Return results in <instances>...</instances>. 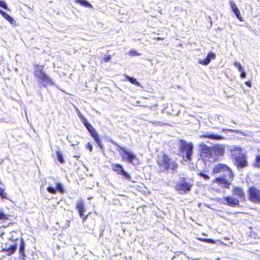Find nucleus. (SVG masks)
I'll list each match as a JSON object with an SVG mask.
<instances>
[{"label": "nucleus", "mask_w": 260, "mask_h": 260, "mask_svg": "<svg viewBox=\"0 0 260 260\" xmlns=\"http://www.w3.org/2000/svg\"><path fill=\"white\" fill-rule=\"evenodd\" d=\"M42 83H43L42 85L43 86L45 87L46 86V84L44 83V82H42Z\"/></svg>", "instance_id": "obj_50"}, {"label": "nucleus", "mask_w": 260, "mask_h": 260, "mask_svg": "<svg viewBox=\"0 0 260 260\" xmlns=\"http://www.w3.org/2000/svg\"><path fill=\"white\" fill-rule=\"evenodd\" d=\"M34 70L35 76L42 81H51L49 77L45 73L43 66L36 65Z\"/></svg>", "instance_id": "obj_6"}, {"label": "nucleus", "mask_w": 260, "mask_h": 260, "mask_svg": "<svg viewBox=\"0 0 260 260\" xmlns=\"http://www.w3.org/2000/svg\"><path fill=\"white\" fill-rule=\"evenodd\" d=\"M111 56L109 54L105 55L103 57L104 60L106 62L109 61L111 60Z\"/></svg>", "instance_id": "obj_35"}, {"label": "nucleus", "mask_w": 260, "mask_h": 260, "mask_svg": "<svg viewBox=\"0 0 260 260\" xmlns=\"http://www.w3.org/2000/svg\"><path fill=\"white\" fill-rule=\"evenodd\" d=\"M218 119L219 120H221V118H220L219 117H218Z\"/></svg>", "instance_id": "obj_52"}, {"label": "nucleus", "mask_w": 260, "mask_h": 260, "mask_svg": "<svg viewBox=\"0 0 260 260\" xmlns=\"http://www.w3.org/2000/svg\"><path fill=\"white\" fill-rule=\"evenodd\" d=\"M134 84L137 86H140V82H132Z\"/></svg>", "instance_id": "obj_45"}, {"label": "nucleus", "mask_w": 260, "mask_h": 260, "mask_svg": "<svg viewBox=\"0 0 260 260\" xmlns=\"http://www.w3.org/2000/svg\"><path fill=\"white\" fill-rule=\"evenodd\" d=\"M56 155L58 160L61 164L64 162V159L61 153L59 151H56Z\"/></svg>", "instance_id": "obj_28"}, {"label": "nucleus", "mask_w": 260, "mask_h": 260, "mask_svg": "<svg viewBox=\"0 0 260 260\" xmlns=\"http://www.w3.org/2000/svg\"><path fill=\"white\" fill-rule=\"evenodd\" d=\"M214 182L220 184L222 187L225 188H229L231 184L229 181L222 177L216 178Z\"/></svg>", "instance_id": "obj_20"}, {"label": "nucleus", "mask_w": 260, "mask_h": 260, "mask_svg": "<svg viewBox=\"0 0 260 260\" xmlns=\"http://www.w3.org/2000/svg\"><path fill=\"white\" fill-rule=\"evenodd\" d=\"M256 165L255 166L257 167L260 168V155H257L255 158Z\"/></svg>", "instance_id": "obj_34"}, {"label": "nucleus", "mask_w": 260, "mask_h": 260, "mask_svg": "<svg viewBox=\"0 0 260 260\" xmlns=\"http://www.w3.org/2000/svg\"><path fill=\"white\" fill-rule=\"evenodd\" d=\"M201 153L205 157L213 158L212 148L208 147L205 144H202L200 146Z\"/></svg>", "instance_id": "obj_14"}, {"label": "nucleus", "mask_w": 260, "mask_h": 260, "mask_svg": "<svg viewBox=\"0 0 260 260\" xmlns=\"http://www.w3.org/2000/svg\"><path fill=\"white\" fill-rule=\"evenodd\" d=\"M215 57V54L211 52L208 54L206 58L204 59H199L198 62L203 65L207 66L210 62L211 59H214Z\"/></svg>", "instance_id": "obj_17"}, {"label": "nucleus", "mask_w": 260, "mask_h": 260, "mask_svg": "<svg viewBox=\"0 0 260 260\" xmlns=\"http://www.w3.org/2000/svg\"><path fill=\"white\" fill-rule=\"evenodd\" d=\"M221 172H225L224 175H227L230 177H233L232 172L230 168L223 164H219L216 166L213 169V173L214 174L220 173Z\"/></svg>", "instance_id": "obj_8"}, {"label": "nucleus", "mask_w": 260, "mask_h": 260, "mask_svg": "<svg viewBox=\"0 0 260 260\" xmlns=\"http://www.w3.org/2000/svg\"><path fill=\"white\" fill-rule=\"evenodd\" d=\"M49 180H52L55 183V187L53 186V184L49 181L48 182L49 186L47 188V190L50 193L54 194L56 192H58L60 193H63L64 192V187L62 183L55 181V179L54 177L48 178Z\"/></svg>", "instance_id": "obj_5"}, {"label": "nucleus", "mask_w": 260, "mask_h": 260, "mask_svg": "<svg viewBox=\"0 0 260 260\" xmlns=\"http://www.w3.org/2000/svg\"><path fill=\"white\" fill-rule=\"evenodd\" d=\"M76 207L78 211L80 217L83 219V221L85 220L88 217V215L84 214L86 212V208L82 200H80L77 202Z\"/></svg>", "instance_id": "obj_10"}, {"label": "nucleus", "mask_w": 260, "mask_h": 260, "mask_svg": "<svg viewBox=\"0 0 260 260\" xmlns=\"http://www.w3.org/2000/svg\"><path fill=\"white\" fill-rule=\"evenodd\" d=\"M81 119L84 126L89 123L84 117H82Z\"/></svg>", "instance_id": "obj_40"}, {"label": "nucleus", "mask_w": 260, "mask_h": 260, "mask_svg": "<svg viewBox=\"0 0 260 260\" xmlns=\"http://www.w3.org/2000/svg\"><path fill=\"white\" fill-rule=\"evenodd\" d=\"M91 136L94 139V141H95L97 145L100 147V148L102 150L104 151V146L102 143L101 140L100 138V137L99 136L98 133L96 131L95 129H93L92 132L90 133Z\"/></svg>", "instance_id": "obj_16"}, {"label": "nucleus", "mask_w": 260, "mask_h": 260, "mask_svg": "<svg viewBox=\"0 0 260 260\" xmlns=\"http://www.w3.org/2000/svg\"><path fill=\"white\" fill-rule=\"evenodd\" d=\"M86 148L88 149L90 152L92 151V146L90 143H88L86 145Z\"/></svg>", "instance_id": "obj_38"}, {"label": "nucleus", "mask_w": 260, "mask_h": 260, "mask_svg": "<svg viewBox=\"0 0 260 260\" xmlns=\"http://www.w3.org/2000/svg\"><path fill=\"white\" fill-rule=\"evenodd\" d=\"M17 247L16 245H11L8 248L3 249V251L6 252L8 255H11L15 252L17 249Z\"/></svg>", "instance_id": "obj_22"}, {"label": "nucleus", "mask_w": 260, "mask_h": 260, "mask_svg": "<svg viewBox=\"0 0 260 260\" xmlns=\"http://www.w3.org/2000/svg\"><path fill=\"white\" fill-rule=\"evenodd\" d=\"M0 184L1 182H0ZM0 197L2 199L9 200L7 193L5 192V189L0 187Z\"/></svg>", "instance_id": "obj_26"}, {"label": "nucleus", "mask_w": 260, "mask_h": 260, "mask_svg": "<svg viewBox=\"0 0 260 260\" xmlns=\"http://www.w3.org/2000/svg\"><path fill=\"white\" fill-rule=\"evenodd\" d=\"M25 243L23 240H21V243L19 246V253L21 255H24Z\"/></svg>", "instance_id": "obj_27"}, {"label": "nucleus", "mask_w": 260, "mask_h": 260, "mask_svg": "<svg viewBox=\"0 0 260 260\" xmlns=\"http://www.w3.org/2000/svg\"><path fill=\"white\" fill-rule=\"evenodd\" d=\"M230 150L231 152V156H232L233 159L244 154V153H242L241 148L236 146H231Z\"/></svg>", "instance_id": "obj_15"}, {"label": "nucleus", "mask_w": 260, "mask_h": 260, "mask_svg": "<svg viewBox=\"0 0 260 260\" xmlns=\"http://www.w3.org/2000/svg\"><path fill=\"white\" fill-rule=\"evenodd\" d=\"M199 240L201 241H203V242H206V240H207V239H205V238H200L199 239Z\"/></svg>", "instance_id": "obj_46"}, {"label": "nucleus", "mask_w": 260, "mask_h": 260, "mask_svg": "<svg viewBox=\"0 0 260 260\" xmlns=\"http://www.w3.org/2000/svg\"><path fill=\"white\" fill-rule=\"evenodd\" d=\"M235 67L238 69L239 71H241L242 70L244 69V67L239 62L236 61L234 62Z\"/></svg>", "instance_id": "obj_30"}, {"label": "nucleus", "mask_w": 260, "mask_h": 260, "mask_svg": "<svg viewBox=\"0 0 260 260\" xmlns=\"http://www.w3.org/2000/svg\"><path fill=\"white\" fill-rule=\"evenodd\" d=\"M0 7L6 10H9L6 3L4 1L0 0Z\"/></svg>", "instance_id": "obj_31"}, {"label": "nucleus", "mask_w": 260, "mask_h": 260, "mask_svg": "<svg viewBox=\"0 0 260 260\" xmlns=\"http://www.w3.org/2000/svg\"><path fill=\"white\" fill-rule=\"evenodd\" d=\"M249 200L253 202H260V190L255 187L249 189Z\"/></svg>", "instance_id": "obj_9"}, {"label": "nucleus", "mask_w": 260, "mask_h": 260, "mask_svg": "<svg viewBox=\"0 0 260 260\" xmlns=\"http://www.w3.org/2000/svg\"><path fill=\"white\" fill-rule=\"evenodd\" d=\"M76 2L83 6L91 8L92 5L87 0H76Z\"/></svg>", "instance_id": "obj_25"}, {"label": "nucleus", "mask_w": 260, "mask_h": 260, "mask_svg": "<svg viewBox=\"0 0 260 260\" xmlns=\"http://www.w3.org/2000/svg\"><path fill=\"white\" fill-rule=\"evenodd\" d=\"M240 72V76L242 78H244L246 77V74L244 71V69L242 70L241 71H239Z\"/></svg>", "instance_id": "obj_39"}, {"label": "nucleus", "mask_w": 260, "mask_h": 260, "mask_svg": "<svg viewBox=\"0 0 260 260\" xmlns=\"http://www.w3.org/2000/svg\"><path fill=\"white\" fill-rule=\"evenodd\" d=\"M234 162L238 169H243L248 165L247 158L245 154L234 159Z\"/></svg>", "instance_id": "obj_12"}, {"label": "nucleus", "mask_w": 260, "mask_h": 260, "mask_svg": "<svg viewBox=\"0 0 260 260\" xmlns=\"http://www.w3.org/2000/svg\"><path fill=\"white\" fill-rule=\"evenodd\" d=\"M218 119L219 120H221V118H220L219 117H218Z\"/></svg>", "instance_id": "obj_51"}, {"label": "nucleus", "mask_w": 260, "mask_h": 260, "mask_svg": "<svg viewBox=\"0 0 260 260\" xmlns=\"http://www.w3.org/2000/svg\"><path fill=\"white\" fill-rule=\"evenodd\" d=\"M233 194L241 199L244 198V192L240 187H234L233 189Z\"/></svg>", "instance_id": "obj_21"}, {"label": "nucleus", "mask_w": 260, "mask_h": 260, "mask_svg": "<svg viewBox=\"0 0 260 260\" xmlns=\"http://www.w3.org/2000/svg\"><path fill=\"white\" fill-rule=\"evenodd\" d=\"M112 143L117 147V150L119 152L122 161H126L134 166L139 165V160L135 155L124 148L120 146L116 142L112 141Z\"/></svg>", "instance_id": "obj_2"}, {"label": "nucleus", "mask_w": 260, "mask_h": 260, "mask_svg": "<svg viewBox=\"0 0 260 260\" xmlns=\"http://www.w3.org/2000/svg\"><path fill=\"white\" fill-rule=\"evenodd\" d=\"M77 114L78 116L81 119L82 117H83V115L81 113V112L79 111V110L77 109Z\"/></svg>", "instance_id": "obj_43"}, {"label": "nucleus", "mask_w": 260, "mask_h": 260, "mask_svg": "<svg viewBox=\"0 0 260 260\" xmlns=\"http://www.w3.org/2000/svg\"><path fill=\"white\" fill-rule=\"evenodd\" d=\"M192 186V184L186 179H183L177 183L175 186L176 190L181 193L189 192Z\"/></svg>", "instance_id": "obj_4"}, {"label": "nucleus", "mask_w": 260, "mask_h": 260, "mask_svg": "<svg viewBox=\"0 0 260 260\" xmlns=\"http://www.w3.org/2000/svg\"><path fill=\"white\" fill-rule=\"evenodd\" d=\"M231 9L232 10V11L235 14L236 17L240 21H242V17L241 16L240 12L237 7L235 3L233 1H230V2Z\"/></svg>", "instance_id": "obj_19"}, {"label": "nucleus", "mask_w": 260, "mask_h": 260, "mask_svg": "<svg viewBox=\"0 0 260 260\" xmlns=\"http://www.w3.org/2000/svg\"><path fill=\"white\" fill-rule=\"evenodd\" d=\"M152 123H153V125H155L161 126V125H164V124L162 122H159V121L155 122H152Z\"/></svg>", "instance_id": "obj_41"}, {"label": "nucleus", "mask_w": 260, "mask_h": 260, "mask_svg": "<svg viewBox=\"0 0 260 260\" xmlns=\"http://www.w3.org/2000/svg\"><path fill=\"white\" fill-rule=\"evenodd\" d=\"M199 240L201 241H203V242H206V240H207V239H205V238H200L199 239Z\"/></svg>", "instance_id": "obj_47"}, {"label": "nucleus", "mask_w": 260, "mask_h": 260, "mask_svg": "<svg viewBox=\"0 0 260 260\" xmlns=\"http://www.w3.org/2000/svg\"><path fill=\"white\" fill-rule=\"evenodd\" d=\"M111 168L114 171L122 175L126 180H131V176L123 169L122 165L118 164H113L111 165Z\"/></svg>", "instance_id": "obj_7"}, {"label": "nucleus", "mask_w": 260, "mask_h": 260, "mask_svg": "<svg viewBox=\"0 0 260 260\" xmlns=\"http://www.w3.org/2000/svg\"><path fill=\"white\" fill-rule=\"evenodd\" d=\"M157 162L161 171L169 170L174 171L178 167L177 164L166 154L158 156Z\"/></svg>", "instance_id": "obj_1"}, {"label": "nucleus", "mask_w": 260, "mask_h": 260, "mask_svg": "<svg viewBox=\"0 0 260 260\" xmlns=\"http://www.w3.org/2000/svg\"><path fill=\"white\" fill-rule=\"evenodd\" d=\"M48 83H50L51 85H54V82H48Z\"/></svg>", "instance_id": "obj_49"}, {"label": "nucleus", "mask_w": 260, "mask_h": 260, "mask_svg": "<svg viewBox=\"0 0 260 260\" xmlns=\"http://www.w3.org/2000/svg\"><path fill=\"white\" fill-rule=\"evenodd\" d=\"M124 79H123V80H128V81H137V79L134 78V77H131L126 75L124 76Z\"/></svg>", "instance_id": "obj_33"}, {"label": "nucleus", "mask_w": 260, "mask_h": 260, "mask_svg": "<svg viewBox=\"0 0 260 260\" xmlns=\"http://www.w3.org/2000/svg\"><path fill=\"white\" fill-rule=\"evenodd\" d=\"M213 158L215 159L219 155H223L224 153V146L223 145H216L212 147Z\"/></svg>", "instance_id": "obj_13"}, {"label": "nucleus", "mask_w": 260, "mask_h": 260, "mask_svg": "<svg viewBox=\"0 0 260 260\" xmlns=\"http://www.w3.org/2000/svg\"><path fill=\"white\" fill-rule=\"evenodd\" d=\"M220 203L231 207H236L239 205V200L232 197L223 198L221 200Z\"/></svg>", "instance_id": "obj_11"}, {"label": "nucleus", "mask_w": 260, "mask_h": 260, "mask_svg": "<svg viewBox=\"0 0 260 260\" xmlns=\"http://www.w3.org/2000/svg\"><path fill=\"white\" fill-rule=\"evenodd\" d=\"M201 138H209L212 140H223L225 139V138L224 137H222L220 135H216L213 133H209V132H207L205 134L201 136Z\"/></svg>", "instance_id": "obj_18"}, {"label": "nucleus", "mask_w": 260, "mask_h": 260, "mask_svg": "<svg viewBox=\"0 0 260 260\" xmlns=\"http://www.w3.org/2000/svg\"><path fill=\"white\" fill-rule=\"evenodd\" d=\"M206 242L212 244L215 243L214 240L211 239H207V240H206Z\"/></svg>", "instance_id": "obj_42"}, {"label": "nucleus", "mask_w": 260, "mask_h": 260, "mask_svg": "<svg viewBox=\"0 0 260 260\" xmlns=\"http://www.w3.org/2000/svg\"><path fill=\"white\" fill-rule=\"evenodd\" d=\"M200 175L206 180H208L210 179L209 176L208 175L204 174V173H201Z\"/></svg>", "instance_id": "obj_37"}, {"label": "nucleus", "mask_w": 260, "mask_h": 260, "mask_svg": "<svg viewBox=\"0 0 260 260\" xmlns=\"http://www.w3.org/2000/svg\"><path fill=\"white\" fill-rule=\"evenodd\" d=\"M0 14L6 19L10 23L13 24L15 22L14 19L9 14H8L6 12L4 11L3 10L0 9Z\"/></svg>", "instance_id": "obj_23"}, {"label": "nucleus", "mask_w": 260, "mask_h": 260, "mask_svg": "<svg viewBox=\"0 0 260 260\" xmlns=\"http://www.w3.org/2000/svg\"><path fill=\"white\" fill-rule=\"evenodd\" d=\"M180 153L183 157L185 156L186 159L191 160L193 145L191 143H187L183 140L180 141Z\"/></svg>", "instance_id": "obj_3"}, {"label": "nucleus", "mask_w": 260, "mask_h": 260, "mask_svg": "<svg viewBox=\"0 0 260 260\" xmlns=\"http://www.w3.org/2000/svg\"><path fill=\"white\" fill-rule=\"evenodd\" d=\"M129 55H131L132 56H136V55H141L140 53H138L136 51L134 50H132L129 51Z\"/></svg>", "instance_id": "obj_36"}, {"label": "nucleus", "mask_w": 260, "mask_h": 260, "mask_svg": "<svg viewBox=\"0 0 260 260\" xmlns=\"http://www.w3.org/2000/svg\"><path fill=\"white\" fill-rule=\"evenodd\" d=\"M221 131L223 132H232V133H235L236 134H241L242 136H246L247 135L245 134V133L239 131V130H236V129H228V128H222L221 129Z\"/></svg>", "instance_id": "obj_24"}, {"label": "nucleus", "mask_w": 260, "mask_h": 260, "mask_svg": "<svg viewBox=\"0 0 260 260\" xmlns=\"http://www.w3.org/2000/svg\"><path fill=\"white\" fill-rule=\"evenodd\" d=\"M85 127L86 128V129L88 130V131L89 132V133L93 131L94 129H95L90 123H88L87 124L85 125Z\"/></svg>", "instance_id": "obj_32"}, {"label": "nucleus", "mask_w": 260, "mask_h": 260, "mask_svg": "<svg viewBox=\"0 0 260 260\" xmlns=\"http://www.w3.org/2000/svg\"><path fill=\"white\" fill-rule=\"evenodd\" d=\"M244 83L249 87H251V82H244Z\"/></svg>", "instance_id": "obj_44"}, {"label": "nucleus", "mask_w": 260, "mask_h": 260, "mask_svg": "<svg viewBox=\"0 0 260 260\" xmlns=\"http://www.w3.org/2000/svg\"><path fill=\"white\" fill-rule=\"evenodd\" d=\"M25 6L26 7H27V8H28L29 9H31V10H32V9L34 8V6H32V8L29 7V6H27V5H25Z\"/></svg>", "instance_id": "obj_48"}, {"label": "nucleus", "mask_w": 260, "mask_h": 260, "mask_svg": "<svg viewBox=\"0 0 260 260\" xmlns=\"http://www.w3.org/2000/svg\"><path fill=\"white\" fill-rule=\"evenodd\" d=\"M9 215L6 214L0 210V220H5L8 219Z\"/></svg>", "instance_id": "obj_29"}]
</instances>
